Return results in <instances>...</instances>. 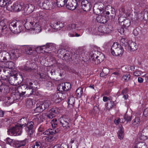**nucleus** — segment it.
Masks as SVG:
<instances>
[{"label":"nucleus","instance_id":"f257e3e1","mask_svg":"<svg viewBox=\"0 0 148 148\" xmlns=\"http://www.w3.org/2000/svg\"><path fill=\"white\" fill-rule=\"evenodd\" d=\"M33 125L34 123L32 121L29 122L27 125L26 124L22 125L16 124L14 127L15 135H21L22 133V128L25 126H26L25 130L28 134L29 135H31L34 131Z\"/></svg>","mask_w":148,"mask_h":148},{"label":"nucleus","instance_id":"f03ea898","mask_svg":"<svg viewBox=\"0 0 148 148\" xmlns=\"http://www.w3.org/2000/svg\"><path fill=\"white\" fill-rule=\"evenodd\" d=\"M89 60L94 64H98L102 62L105 58L103 54L97 51H93L89 55Z\"/></svg>","mask_w":148,"mask_h":148},{"label":"nucleus","instance_id":"7ed1b4c3","mask_svg":"<svg viewBox=\"0 0 148 148\" xmlns=\"http://www.w3.org/2000/svg\"><path fill=\"white\" fill-rule=\"evenodd\" d=\"M33 86L28 87L27 85H22L18 87L17 91L20 96L24 95V96L28 97L33 93Z\"/></svg>","mask_w":148,"mask_h":148},{"label":"nucleus","instance_id":"20e7f679","mask_svg":"<svg viewBox=\"0 0 148 148\" xmlns=\"http://www.w3.org/2000/svg\"><path fill=\"white\" fill-rule=\"evenodd\" d=\"M23 23L22 21H14L9 25V27L12 32L15 34L20 33L22 29Z\"/></svg>","mask_w":148,"mask_h":148},{"label":"nucleus","instance_id":"39448f33","mask_svg":"<svg viewBox=\"0 0 148 148\" xmlns=\"http://www.w3.org/2000/svg\"><path fill=\"white\" fill-rule=\"evenodd\" d=\"M59 130L57 129L54 130L53 129H49L43 132V134L46 135L44 136L43 138L48 142H51L56 140V138L54 136L55 133H58Z\"/></svg>","mask_w":148,"mask_h":148},{"label":"nucleus","instance_id":"423d86ee","mask_svg":"<svg viewBox=\"0 0 148 148\" xmlns=\"http://www.w3.org/2000/svg\"><path fill=\"white\" fill-rule=\"evenodd\" d=\"M111 52L114 56H118L121 55L123 51V48L117 42H114L112 46Z\"/></svg>","mask_w":148,"mask_h":148},{"label":"nucleus","instance_id":"0eeeda50","mask_svg":"<svg viewBox=\"0 0 148 148\" xmlns=\"http://www.w3.org/2000/svg\"><path fill=\"white\" fill-rule=\"evenodd\" d=\"M50 104V101L48 100L40 101L36 104L37 107L35 109V111L38 112H42L48 108Z\"/></svg>","mask_w":148,"mask_h":148},{"label":"nucleus","instance_id":"6e6552de","mask_svg":"<svg viewBox=\"0 0 148 148\" xmlns=\"http://www.w3.org/2000/svg\"><path fill=\"white\" fill-rule=\"evenodd\" d=\"M103 8V4L101 3H99L97 7H94V8L95 13L98 14V16L101 15H104L105 14L107 15H109L110 13V12L108 11H104Z\"/></svg>","mask_w":148,"mask_h":148},{"label":"nucleus","instance_id":"1a4fd4ad","mask_svg":"<svg viewBox=\"0 0 148 148\" xmlns=\"http://www.w3.org/2000/svg\"><path fill=\"white\" fill-rule=\"evenodd\" d=\"M76 25L74 24H69L67 26L66 28L69 31V34L70 37H78L80 36V34H78L76 33Z\"/></svg>","mask_w":148,"mask_h":148},{"label":"nucleus","instance_id":"9d476101","mask_svg":"<svg viewBox=\"0 0 148 148\" xmlns=\"http://www.w3.org/2000/svg\"><path fill=\"white\" fill-rule=\"evenodd\" d=\"M8 67H4L2 68L3 75L5 76L6 78H7L8 76L11 75L12 69L14 66V64L12 62H8Z\"/></svg>","mask_w":148,"mask_h":148},{"label":"nucleus","instance_id":"9b49d317","mask_svg":"<svg viewBox=\"0 0 148 148\" xmlns=\"http://www.w3.org/2000/svg\"><path fill=\"white\" fill-rule=\"evenodd\" d=\"M94 2L95 0H84L81 3L82 8L84 11H88L91 8V4Z\"/></svg>","mask_w":148,"mask_h":148},{"label":"nucleus","instance_id":"f8f14e48","mask_svg":"<svg viewBox=\"0 0 148 148\" xmlns=\"http://www.w3.org/2000/svg\"><path fill=\"white\" fill-rule=\"evenodd\" d=\"M24 49L25 53L32 57H35L37 54L35 48L32 46H26L24 47Z\"/></svg>","mask_w":148,"mask_h":148},{"label":"nucleus","instance_id":"ddd939ff","mask_svg":"<svg viewBox=\"0 0 148 148\" xmlns=\"http://www.w3.org/2000/svg\"><path fill=\"white\" fill-rule=\"evenodd\" d=\"M60 124L62 125L64 129L65 130H69L71 125L70 121L65 117H61L59 119Z\"/></svg>","mask_w":148,"mask_h":148},{"label":"nucleus","instance_id":"4468645a","mask_svg":"<svg viewBox=\"0 0 148 148\" xmlns=\"http://www.w3.org/2000/svg\"><path fill=\"white\" fill-rule=\"evenodd\" d=\"M21 50L18 49H14L10 50L9 55L12 60H16L21 55Z\"/></svg>","mask_w":148,"mask_h":148},{"label":"nucleus","instance_id":"2eb2a0df","mask_svg":"<svg viewBox=\"0 0 148 148\" xmlns=\"http://www.w3.org/2000/svg\"><path fill=\"white\" fill-rule=\"evenodd\" d=\"M60 53L62 56L63 59L66 61L71 60L72 58L71 56V53L65 49H61L60 51Z\"/></svg>","mask_w":148,"mask_h":148},{"label":"nucleus","instance_id":"dca6fc26","mask_svg":"<svg viewBox=\"0 0 148 148\" xmlns=\"http://www.w3.org/2000/svg\"><path fill=\"white\" fill-rule=\"evenodd\" d=\"M77 5V2L76 0H67L66 2V7L68 9L74 10Z\"/></svg>","mask_w":148,"mask_h":148},{"label":"nucleus","instance_id":"f3484780","mask_svg":"<svg viewBox=\"0 0 148 148\" xmlns=\"http://www.w3.org/2000/svg\"><path fill=\"white\" fill-rule=\"evenodd\" d=\"M36 66L34 63H30L28 61L24 67L23 69L25 71L33 73L36 71Z\"/></svg>","mask_w":148,"mask_h":148},{"label":"nucleus","instance_id":"a211bd4d","mask_svg":"<svg viewBox=\"0 0 148 148\" xmlns=\"http://www.w3.org/2000/svg\"><path fill=\"white\" fill-rule=\"evenodd\" d=\"M64 22L62 21H59L56 22L54 23H51L50 25L52 30L55 32L57 30H60L64 27Z\"/></svg>","mask_w":148,"mask_h":148},{"label":"nucleus","instance_id":"6ab92c4d","mask_svg":"<svg viewBox=\"0 0 148 148\" xmlns=\"http://www.w3.org/2000/svg\"><path fill=\"white\" fill-rule=\"evenodd\" d=\"M59 112L60 109L58 108L53 107L49 110L47 116L49 118L51 119L59 114Z\"/></svg>","mask_w":148,"mask_h":148},{"label":"nucleus","instance_id":"aec40b11","mask_svg":"<svg viewBox=\"0 0 148 148\" xmlns=\"http://www.w3.org/2000/svg\"><path fill=\"white\" fill-rule=\"evenodd\" d=\"M65 94L60 92L59 93H56L53 96L52 99L53 101L56 103L59 102L61 100H63L65 98L64 95Z\"/></svg>","mask_w":148,"mask_h":148},{"label":"nucleus","instance_id":"412c9836","mask_svg":"<svg viewBox=\"0 0 148 148\" xmlns=\"http://www.w3.org/2000/svg\"><path fill=\"white\" fill-rule=\"evenodd\" d=\"M34 9V5L32 4H27L25 5V8L23 10L27 14H28L33 12Z\"/></svg>","mask_w":148,"mask_h":148},{"label":"nucleus","instance_id":"4be33fe9","mask_svg":"<svg viewBox=\"0 0 148 148\" xmlns=\"http://www.w3.org/2000/svg\"><path fill=\"white\" fill-rule=\"evenodd\" d=\"M7 28L5 23L4 19L0 20V34L2 32L6 34L7 32Z\"/></svg>","mask_w":148,"mask_h":148},{"label":"nucleus","instance_id":"5701e85b","mask_svg":"<svg viewBox=\"0 0 148 148\" xmlns=\"http://www.w3.org/2000/svg\"><path fill=\"white\" fill-rule=\"evenodd\" d=\"M98 30L99 32L104 34L108 33L111 32V30L109 28L108 26L106 25L99 26Z\"/></svg>","mask_w":148,"mask_h":148},{"label":"nucleus","instance_id":"b1692460","mask_svg":"<svg viewBox=\"0 0 148 148\" xmlns=\"http://www.w3.org/2000/svg\"><path fill=\"white\" fill-rule=\"evenodd\" d=\"M127 47L131 51H134L138 49V47L136 43L132 41H128V44Z\"/></svg>","mask_w":148,"mask_h":148},{"label":"nucleus","instance_id":"393cba45","mask_svg":"<svg viewBox=\"0 0 148 148\" xmlns=\"http://www.w3.org/2000/svg\"><path fill=\"white\" fill-rule=\"evenodd\" d=\"M41 29L40 25L38 23H33L32 25V31H34L36 33H38L41 31Z\"/></svg>","mask_w":148,"mask_h":148},{"label":"nucleus","instance_id":"a878e982","mask_svg":"<svg viewBox=\"0 0 148 148\" xmlns=\"http://www.w3.org/2000/svg\"><path fill=\"white\" fill-rule=\"evenodd\" d=\"M132 13L131 10H128L125 11L123 8H121L119 11V14L123 16L124 17L129 16Z\"/></svg>","mask_w":148,"mask_h":148},{"label":"nucleus","instance_id":"bb28decb","mask_svg":"<svg viewBox=\"0 0 148 148\" xmlns=\"http://www.w3.org/2000/svg\"><path fill=\"white\" fill-rule=\"evenodd\" d=\"M97 21L99 23L104 24L106 23L107 20L105 15H101L98 16L96 18Z\"/></svg>","mask_w":148,"mask_h":148},{"label":"nucleus","instance_id":"cd10ccee","mask_svg":"<svg viewBox=\"0 0 148 148\" xmlns=\"http://www.w3.org/2000/svg\"><path fill=\"white\" fill-rule=\"evenodd\" d=\"M27 142V139L22 141L14 140V144L16 147H20L25 146Z\"/></svg>","mask_w":148,"mask_h":148},{"label":"nucleus","instance_id":"c85d7f7f","mask_svg":"<svg viewBox=\"0 0 148 148\" xmlns=\"http://www.w3.org/2000/svg\"><path fill=\"white\" fill-rule=\"evenodd\" d=\"M79 54H77V53H74L73 55H71V57L72 58L71 60H74L79 58H81L82 57L84 58V53L83 51H79Z\"/></svg>","mask_w":148,"mask_h":148},{"label":"nucleus","instance_id":"c756f323","mask_svg":"<svg viewBox=\"0 0 148 148\" xmlns=\"http://www.w3.org/2000/svg\"><path fill=\"white\" fill-rule=\"evenodd\" d=\"M44 115L38 114L34 116V121L37 123L43 122L44 119Z\"/></svg>","mask_w":148,"mask_h":148},{"label":"nucleus","instance_id":"7c9ffc66","mask_svg":"<svg viewBox=\"0 0 148 148\" xmlns=\"http://www.w3.org/2000/svg\"><path fill=\"white\" fill-rule=\"evenodd\" d=\"M37 3L40 8L44 9L47 10L52 8L51 7H49L47 4L44 2L43 0H39Z\"/></svg>","mask_w":148,"mask_h":148},{"label":"nucleus","instance_id":"2f4dec72","mask_svg":"<svg viewBox=\"0 0 148 148\" xmlns=\"http://www.w3.org/2000/svg\"><path fill=\"white\" fill-rule=\"evenodd\" d=\"M9 56V53L5 51L0 52V61L3 62L7 60V57Z\"/></svg>","mask_w":148,"mask_h":148},{"label":"nucleus","instance_id":"473e14b6","mask_svg":"<svg viewBox=\"0 0 148 148\" xmlns=\"http://www.w3.org/2000/svg\"><path fill=\"white\" fill-rule=\"evenodd\" d=\"M141 139L144 140L148 138V128L144 129L142 132Z\"/></svg>","mask_w":148,"mask_h":148},{"label":"nucleus","instance_id":"72a5a7b5","mask_svg":"<svg viewBox=\"0 0 148 148\" xmlns=\"http://www.w3.org/2000/svg\"><path fill=\"white\" fill-rule=\"evenodd\" d=\"M14 12H19L23 9L22 5L19 2H16L14 3Z\"/></svg>","mask_w":148,"mask_h":148},{"label":"nucleus","instance_id":"f704fd0d","mask_svg":"<svg viewBox=\"0 0 148 148\" xmlns=\"http://www.w3.org/2000/svg\"><path fill=\"white\" fill-rule=\"evenodd\" d=\"M132 125L136 127H138L140 124V120L138 116H136L134 119L132 121Z\"/></svg>","mask_w":148,"mask_h":148},{"label":"nucleus","instance_id":"c9c22d12","mask_svg":"<svg viewBox=\"0 0 148 148\" xmlns=\"http://www.w3.org/2000/svg\"><path fill=\"white\" fill-rule=\"evenodd\" d=\"M75 99L73 97H71L69 98L68 103L69 107L72 108L73 107L75 102Z\"/></svg>","mask_w":148,"mask_h":148},{"label":"nucleus","instance_id":"e433bc0d","mask_svg":"<svg viewBox=\"0 0 148 148\" xmlns=\"http://www.w3.org/2000/svg\"><path fill=\"white\" fill-rule=\"evenodd\" d=\"M124 128L122 126H121L117 133L118 137L120 140L122 139L124 137Z\"/></svg>","mask_w":148,"mask_h":148},{"label":"nucleus","instance_id":"4c0bfd02","mask_svg":"<svg viewBox=\"0 0 148 148\" xmlns=\"http://www.w3.org/2000/svg\"><path fill=\"white\" fill-rule=\"evenodd\" d=\"M128 41L127 38L125 36H123L120 39L121 44L126 47H127L128 45Z\"/></svg>","mask_w":148,"mask_h":148},{"label":"nucleus","instance_id":"58836bf2","mask_svg":"<svg viewBox=\"0 0 148 148\" xmlns=\"http://www.w3.org/2000/svg\"><path fill=\"white\" fill-rule=\"evenodd\" d=\"M54 45L52 43H49L43 46V48L48 51H50L53 50L55 48Z\"/></svg>","mask_w":148,"mask_h":148},{"label":"nucleus","instance_id":"ea45409f","mask_svg":"<svg viewBox=\"0 0 148 148\" xmlns=\"http://www.w3.org/2000/svg\"><path fill=\"white\" fill-rule=\"evenodd\" d=\"M134 148H147V147L145 143L143 142L136 143L134 145Z\"/></svg>","mask_w":148,"mask_h":148},{"label":"nucleus","instance_id":"a19ab883","mask_svg":"<svg viewBox=\"0 0 148 148\" xmlns=\"http://www.w3.org/2000/svg\"><path fill=\"white\" fill-rule=\"evenodd\" d=\"M42 144L40 141H34L32 144L33 148H41Z\"/></svg>","mask_w":148,"mask_h":148},{"label":"nucleus","instance_id":"79ce46f5","mask_svg":"<svg viewBox=\"0 0 148 148\" xmlns=\"http://www.w3.org/2000/svg\"><path fill=\"white\" fill-rule=\"evenodd\" d=\"M115 106V105L114 102L110 101L108 102L107 105L106 106V107L107 109L110 110V109L114 108Z\"/></svg>","mask_w":148,"mask_h":148},{"label":"nucleus","instance_id":"37998d69","mask_svg":"<svg viewBox=\"0 0 148 148\" xmlns=\"http://www.w3.org/2000/svg\"><path fill=\"white\" fill-rule=\"evenodd\" d=\"M33 23L32 22L27 21L25 23L24 26L26 29L31 30L32 31V27Z\"/></svg>","mask_w":148,"mask_h":148},{"label":"nucleus","instance_id":"c03bdc74","mask_svg":"<svg viewBox=\"0 0 148 148\" xmlns=\"http://www.w3.org/2000/svg\"><path fill=\"white\" fill-rule=\"evenodd\" d=\"M66 3V0H57L56 5L58 7L63 6Z\"/></svg>","mask_w":148,"mask_h":148},{"label":"nucleus","instance_id":"a18cd8bd","mask_svg":"<svg viewBox=\"0 0 148 148\" xmlns=\"http://www.w3.org/2000/svg\"><path fill=\"white\" fill-rule=\"evenodd\" d=\"M12 101V100L9 97H5L4 99V102L5 105L7 106H9L11 105Z\"/></svg>","mask_w":148,"mask_h":148},{"label":"nucleus","instance_id":"49530a36","mask_svg":"<svg viewBox=\"0 0 148 148\" xmlns=\"http://www.w3.org/2000/svg\"><path fill=\"white\" fill-rule=\"evenodd\" d=\"M130 23L131 21L129 19L125 18V20H124L123 26L125 28V30H126V28L130 26Z\"/></svg>","mask_w":148,"mask_h":148},{"label":"nucleus","instance_id":"de8ad7c7","mask_svg":"<svg viewBox=\"0 0 148 148\" xmlns=\"http://www.w3.org/2000/svg\"><path fill=\"white\" fill-rule=\"evenodd\" d=\"M132 114L131 113H130L127 112L124 116V119L127 122H130L131 120Z\"/></svg>","mask_w":148,"mask_h":148},{"label":"nucleus","instance_id":"09e8293b","mask_svg":"<svg viewBox=\"0 0 148 148\" xmlns=\"http://www.w3.org/2000/svg\"><path fill=\"white\" fill-rule=\"evenodd\" d=\"M75 94L78 97H81L83 94V88H79L76 90Z\"/></svg>","mask_w":148,"mask_h":148},{"label":"nucleus","instance_id":"8fccbe9b","mask_svg":"<svg viewBox=\"0 0 148 148\" xmlns=\"http://www.w3.org/2000/svg\"><path fill=\"white\" fill-rule=\"evenodd\" d=\"M64 84V90L65 91L69 90L71 88V85L69 82L63 83Z\"/></svg>","mask_w":148,"mask_h":148},{"label":"nucleus","instance_id":"3c124183","mask_svg":"<svg viewBox=\"0 0 148 148\" xmlns=\"http://www.w3.org/2000/svg\"><path fill=\"white\" fill-rule=\"evenodd\" d=\"M143 19L145 20H148V9H145L143 12Z\"/></svg>","mask_w":148,"mask_h":148},{"label":"nucleus","instance_id":"603ef678","mask_svg":"<svg viewBox=\"0 0 148 148\" xmlns=\"http://www.w3.org/2000/svg\"><path fill=\"white\" fill-rule=\"evenodd\" d=\"M11 4L8 5L6 7L7 9L10 11H14V3L12 5H10Z\"/></svg>","mask_w":148,"mask_h":148},{"label":"nucleus","instance_id":"864d4df0","mask_svg":"<svg viewBox=\"0 0 148 148\" xmlns=\"http://www.w3.org/2000/svg\"><path fill=\"white\" fill-rule=\"evenodd\" d=\"M50 123L53 128H56L57 126V120L56 118H54L51 120Z\"/></svg>","mask_w":148,"mask_h":148},{"label":"nucleus","instance_id":"5fc2aeb1","mask_svg":"<svg viewBox=\"0 0 148 148\" xmlns=\"http://www.w3.org/2000/svg\"><path fill=\"white\" fill-rule=\"evenodd\" d=\"M26 106L28 108H32L33 106V103L32 100L31 99L27 100L26 103Z\"/></svg>","mask_w":148,"mask_h":148},{"label":"nucleus","instance_id":"6e6d98bb","mask_svg":"<svg viewBox=\"0 0 148 148\" xmlns=\"http://www.w3.org/2000/svg\"><path fill=\"white\" fill-rule=\"evenodd\" d=\"M57 89L60 92H62L63 91H65L64 87V84H63V83H62L60 84L58 86Z\"/></svg>","mask_w":148,"mask_h":148},{"label":"nucleus","instance_id":"4d7b16f0","mask_svg":"<svg viewBox=\"0 0 148 148\" xmlns=\"http://www.w3.org/2000/svg\"><path fill=\"white\" fill-rule=\"evenodd\" d=\"M14 127L12 128L8 131V135L11 136H15V132L14 131Z\"/></svg>","mask_w":148,"mask_h":148},{"label":"nucleus","instance_id":"13d9d810","mask_svg":"<svg viewBox=\"0 0 148 148\" xmlns=\"http://www.w3.org/2000/svg\"><path fill=\"white\" fill-rule=\"evenodd\" d=\"M131 19L132 21L134 22L138 21L137 12H134V14L132 15Z\"/></svg>","mask_w":148,"mask_h":148},{"label":"nucleus","instance_id":"bf43d9fd","mask_svg":"<svg viewBox=\"0 0 148 148\" xmlns=\"http://www.w3.org/2000/svg\"><path fill=\"white\" fill-rule=\"evenodd\" d=\"M137 18L138 21H141L143 19V13L142 12L137 13Z\"/></svg>","mask_w":148,"mask_h":148},{"label":"nucleus","instance_id":"052dcab7","mask_svg":"<svg viewBox=\"0 0 148 148\" xmlns=\"http://www.w3.org/2000/svg\"><path fill=\"white\" fill-rule=\"evenodd\" d=\"M130 77V74H125L123 75L122 77V79L124 81L127 82L129 81Z\"/></svg>","mask_w":148,"mask_h":148},{"label":"nucleus","instance_id":"680f3d73","mask_svg":"<svg viewBox=\"0 0 148 148\" xmlns=\"http://www.w3.org/2000/svg\"><path fill=\"white\" fill-rule=\"evenodd\" d=\"M5 141L7 143L10 145H13V144H14V141H13V140L9 138H7L5 139Z\"/></svg>","mask_w":148,"mask_h":148},{"label":"nucleus","instance_id":"e2e57ef3","mask_svg":"<svg viewBox=\"0 0 148 148\" xmlns=\"http://www.w3.org/2000/svg\"><path fill=\"white\" fill-rule=\"evenodd\" d=\"M8 4L6 2L5 0H0V6L1 7H4L7 6Z\"/></svg>","mask_w":148,"mask_h":148},{"label":"nucleus","instance_id":"0e129e2a","mask_svg":"<svg viewBox=\"0 0 148 148\" xmlns=\"http://www.w3.org/2000/svg\"><path fill=\"white\" fill-rule=\"evenodd\" d=\"M120 14V16L119 18V22L120 23H123L124 20H125L126 17H124L122 15Z\"/></svg>","mask_w":148,"mask_h":148},{"label":"nucleus","instance_id":"69168bd1","mask_svg":"<svg viewBox=\"0 0 148 148\" xmlns=\"http://www.w3.org/2000/svg\"><path fill=\"white\" fill-rule=\"evenodd\" d=\"M142 73L141 71H136L134 72L133 74L135 76H140Z\"/></svg>","mask_w":148,"mask_h":148},{"label":"nucleus","instance_id":"338daca9","mask_svg":"<svg viewBox=\"0 0 148 148\" xmlns=\"http://www.w3.org/2000/svg\"><path fill=\"white\" fill-rule=\"evenodd\" d=\"M124 27H123V26L119 29V33L121 34H124V32L125 30Z\"/></svg>","mask_w":148,"mask_h":148},{"label":"nucleus","instance_id":"774afa93","mask_svg":"<svg viewBox=\"0 0 148 148\" xmlns=\"http://www.w3.org/2000/svg\"><path fill=\"white\" fill-rule=\"evenodd\" d=\"M121 119L119 118H116L114 120V123L116 125H118L119 123L121 122Z\"/></svg>","mask_w":148,"mask_h":148}]
</instances>
